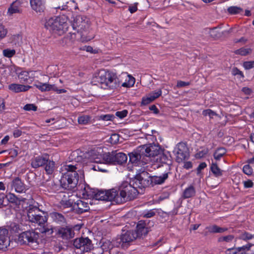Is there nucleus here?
I'll use <instances>...</instances> for the list:
<instances>
[{
    "mask_svg": "<svg viewBox=\"0 0 254 254\" xmlns=\"http://www.w3.org/2000/svg\"><path fill=\"white\" fill-rule=\"evenodd\" d=\"M235 53L236 54L245 56L252 53V49L243 47L235 51Z\"/></svg>",
    "mask_w": 254,
    "mask_h": 254,
    "instance_id": "nucleus-42",
    "label": "nucleus"
},
{
    "mask_svg": "<svg viewBox=\"0 0 254 254\" xmlns=\"http://www.w3.org/2000/svg\"><path fill=\"white\" fill-rule=\"evenodd\" d=\"M232 74L233 75H239L240 77H244L243 72L236 67L233 68L232 69Z\"/></svg>",
    "mask_w": 254,
    "mask_h": 254,
    "instance_id": "nucleus-55",
    "label": "nucleus"
},
{
    "mask_svg": "<svg viewBox=\"0 0 254 254\" xmlns=\"http://www.w3.org/2000/svg\"><path fill=\"white\" fill-rule=\"evenodd\" d=\"M162 94V91L161 89H159L156 91L152 92L149 95L152 97L153 99L154 100L156 98H158Z\"/></svg>",
    "mask_w": 254,
    "mask_h": 254,
    "instance_id": "nucleus-54",
    "label": "nucleus"
},
{
    "mask_svg": "<svg viewBox=\"0 0 254 254\" xmlns=\"http://www.w3.org/2000/svg\"><path fill=\"white\" fill-rule=\"evenodd\" d=\"M159 158L161 162L164 164V166L167 169L166 171L170 172L171 160L164 154H160Z\"/></svg>",
    "mask_w": 254,
    "mask_h": 254,
    "instance_id": "nucleus-35",
    "label": "nucleus"
},
{
    "mask_svg": "<svg viewBox=\"0 0 254 254\" xmlns=\"http://www.w3.org/2000/svg\"><path fill=\"white\" fill-rule=\"evenodd\" d=\"M32 9L36 12H42L45 8L46 0H30Z\"/></svg>",
    "mask_w": 254,
    "mask_h": 254,
    "instance_id": "nucleus-17",
    "label": "nucleus"
},
{
    "mask_svg": "<svg viewBox=\"0 0 254 254\" xmlns=\"http://www.w3.org/2000/svg\"><path fill=\"white\" fill-rule=\"evenodd\" d=\"M40 209L33 206H30L27 211L28 220L32 223H37L39 225L44 224L47 220V218Z\"/></svg>",
    "mask_w": 254,
    "mask_h": 254,
    "instance_id": "nucleus-9",
    "label": "nucleus"
},
{
    "mask_svg": "<svg viewBox=\"0 0 254 254\" xmlns=\"http://www.w3.org/2000/svg\"><path fill=\"white\" fill-rule=\"evenodd\" d=\"M2 53L4 57L9 58L15 54L16 51L14 49H6L3 50Z\"/></svg>",
    "mask_w": 254,
    "mask_h": 254,
    "instance_id": "nucleus-45",
    "label": "nucleus"
},
{
    "mask_svg": "<svg viewBox=\"0 0 254 254\" xmlns=\"http://www.w3.org/2000/svg\"><path fill=\"white\" fill-rule=\"evenodd\" d=\"M103 150L101 148H97L96 149L93 150L91 152L90 159L92 161H93L97 164H100V162H97L96 160V158H100L101 156L102 157Z\"/></svg>",
    "mask_w": 254,
    "mask_h": 254,
    "instance_id": "nucleus-31",
    "label": "nucleus"
},
{
    "mask_svg": "<svg viewBox=\"0 0 254 254\" xmlns=\"http://www.w3.org/2000/svg\"><path fill=\"white\" fill-rule=\"evenodd\" d=\"M77 169L76 165H66L63 166V170L66 171L61 179L63 187L68 189L74 188L78 182V175L76 171Z\"/></svg>",
    "mask_w": 254,
    "mask_h": 254,
    "instance_id": "nucleus-5",
    "label": "nucleus"
},
{
    "mask_svg": "<svg viewBox=\"0 0 254 254\" xmlns=\"http://www.w3.org/2000/svg\"><path fill=\"white\" fill-rule=\"evenodd\" d=\"M137 238V235L134 231L124 230L120 237L114 240V245L117 248L125 249Z\"/></svg>",
    "mask_w": 254,
    "mask_h": 254,
    "instance_id": "nucleus-7",
    "label": "nucleus"
},
{
    "mask_svg": "<svg viewBox=\"0 0 254 254\" xmlns=\"http://www.w3.org/2000/svg\"><path fill=\"white\" fill-rule=\"evenodd\" d=\"M127 114V110H123L122 111L117 112L116 115L117 117L121 119H123L126 117Z\"/></svg>",
    "mask_w": 254,
    "mask_h": 254,
    "instance_id": "nucleus-57",
    "label": "nucleus"
},
{
    "mask_svg": "<svg viewBox=\"0 0 254 254\" xmlns=\"http://www.w3.org/2000/svg\"><path fill=\"white\" fill-rule=\"evenodd\" d=\"M243 172L247 175H251L253 173V169L249 165H245L243 168Z\"/></svg>",
    "mask_w": 254,
    "mask_h": 254,
    "instance_id": "nucleus-49",
    "label": "nucleus"
},
{
    "mask_svg": "<svg viewBox=\"0 0 254 254\" xmlns=\"http://www.w3.org/2000/svg\"><path fill=\"white\" fill-rule=\"evenodd\" d=\"M82 195L84 198H90L94 196L97 200L110 201V190L107 191L99 190L93 194L88 187H85L82 191Z\"/></svg>",
    "mask_w": 254,
    "mask_h": 254,
    "instance_id": "nucleus-11",
    "label": "nucleus"
},
{
    "mask_svg": "<svg viewBox=\"0 0 254 254\" xmlns=\"http://www.w3.org/2000/svg\"><path fill=\"white\" fill-rule=\"evenodd\" d=\"M5 109V101L3 98H0V114Z\"/></svg>",
    "mask_w": 254,
    "mask_h": 254,
    "instance_id": "nucleus-60",
    "label": "nucleus"
},
{
    "mask_svg": "<svg viewBox=\"0 0 254 254\" xmlns=\"http://www.w3.org/2000/svg\"><path fill=\"white\" fill-rule=\"evenodd\" d=\"M208 152V150L207 149H203V150L197 152L196 154V157L197 158L203 157L206 154H207Z\"/></svg>",
    "mask_w": 254,
    "mask_h": 254,
    "instance_id": "nucleus-59",
    "label": "nucleus"
},
{
    "mask_svg": "<svg viewBox=\"0 0 254 254\" xmlns=\"http://www.w3.org/2000/svg\"><path fill=\"white\" fill-rule=\"evenodd\" d=\"M206 229L210 233H223L228 230V228L219 227L216 225L206 227Z\"/></svg>",
    "mask_w": 254,
    "mask_h": 254,
    "instance_id": "nucleus-30",
    "label": "nucleus"
},
{
    "mask_svg": "<svg viewBox=\"0 0 254 254\" xmlns=\"http://www.w3.org/2000/svg\"><path fill=\"white\" fill-rule=\"evenodd\" d=\"M5 197H6L8 201L11 203H15L17 201V198L13 193H9L6 196H5Z\"/></svg>",
    "mask_w": 254,
    "mask_h": 254,
    "instance_id": "nucleus-53",
    "label": "nucleus"
},
{
    "mask_svg": "<svg viewBox=\"0 0 254 254\" xmlns=\"http://www.w3.org/2000/svg\"><path fill=\"white\" fill-rule=\"evenodd\" d=\"M113 247H116L114 245V240L113 242H110L109 240H105L103 241L100 249L103 252H111Z\"/></svg>",
    "mask_w": 254,
    "mask_h": 254,
    "instance_id": "nucleus-32",
    "label": "nucleus"
},
{
    "mask_svg": "<svg viewBox=\"0 0 254 254\" xmlns=\"http://www.w3.org/2000/svg\"><path fill=\"white\" fill-rule=\"evenodd\" d=\"M32 71H22L18 74V77L19 79L21 82L23 83H28L29 80L31 79V76Z\"/></svg>",
    "mask_w": 254,
    "mask_h": 254,
    "instance_id": "nucleus-29",
    "label": "nucleus"
},
{
    "mask_svg": "<svg viewBox=\"0 0 254 254\" xmlns=\"http://www.w3.org/2000/svg\"><path fill=\"white\" fill-rule=\"evenodd\" d=\"M41 232L48 235H51L53 233V228L52 226L47 225L41 229Z\"/></svg>",
    "mask_w": 254,
    "mask_h": 254,
    "instance_id": "nucleus-46",
    "label": "nucleus"
},
{
    "mask_svg": "<svg viewBox=\"0 0 254 254\" xmlns=\"http://www.w3.org/2000/svg\"><path fill=\"white\" fill-rule=\"evenodd\" d=\"M60 233L64 239H69L73 237V231L71 228H63L60 230Z\"/></svg>",
    "mask_w": 254,
    "mask_h": 254,
    "instance_id": "nucleus-33",
    "label": "nucleus"
},
{
    "mask_svg": "<svg viewBox=\"0 0 254 254\" xmlns=\"http://www.w3.org/2000/svg\"><path fill=\"white\" fill-rule=\"evenodd\" d=\"M48 157L46 156H37L34 157L31 160V166L33 168H37L45 165L47 161Z\"/></svg>",
    "mask_w": 254,
    "mask_h": 254,
    "instance_id": "nucleus-22",
    "label": "nucleus"
},
{
    "mask_svg": "<svg viewBox=\"0 0 254 254\" xmlns=\"http://www.w3.org/2000/svg\"><path fill=\"white\" fill-rule=\"evenodd\" d=\"M195 194V190L194 188L190 186L186 188L183 192V197L185 198H188L194 196Z\"/></svg>",
    "mask_w": 254,
    "mask_h": 254,
    "instance_id": "nucleus-34",
    "label": "nucleus"
},
{
    "mask_svg": "<svg viewBox=\"0 0 254 254\" xmlns=\"http://www.w3.org/2000/svg\"><path fill=\"white\" fill-rule=\"evenodd\" d=\"M210 169L215 177H219L222 176L223 171L218 167L216 163H212Z\"/></svg>",
    "mask_w": 254,
    "mask_h": 254,
    "instance_id": "nucleus-36",
    "label": "nucleus"
},
{
    "mask_svg": "<svg viewBox=\"0 0 254 254\" xmlns=\"http://www.w3.org/2000/svg\"><path fill=\"white\" fill-rule=\"evenodd\" d=\"M73 246L79 250L81 253L88 252L93 248L91 241L88 238H79L75 239L73 243Z\"/></svg>",
    "mask_w": 254,
    "mask_h": 254,
    "instance_id": "nucleus-13",
    "label": "nucleus"
},
{
    "mask_svg": "<svg viewBox=\"0 0 254 254\" xmlns=\"http://www.w3.org/2000/svg\"><path fill=\"white\" fill-rule=\"evenodd\" d=\"M113 151L112 152L103 153L102 157L96 158V161L100 164H114Z\"/></svg>",
    "mask_w": 254,
    "mask_h": 254,
    "instance_id": "nucleus-18",
    "label": "nucleus"
},
{
    "mask_svg": "<svg viewBox=\"0 0 254 254\" xmlns=\"http://www.w3.org/2000/svg\"><path fill=\"white\" fill-rule=\"evenodd\" d=\"M254 245L251 244V243H249V244H247V245H244L241 247L240 248V250H242V251H249L250 249H251V248Z\"/></svg>",
    "mask_w": 254,
    "mask_h": 254,
    "instance_id": "nucleus-62",
    "label": "nucleus"
},
{
    "mask_svg": "<svg viewBox=\"0 0 254 254\" xmlns=\"http://www.w3.org/2000/svg\"><path fill=\"white\" fill-rule=\"evenodd\" d=\"M45 26L53 33L62 35L67 31L69 24L66 17H55L48 19Z\"/></svg>",
    "mask_w": 254,
    "mask_h": 254,
    "instance_id": "nucleus-4",
    "label": "nucleus"
},
{
    "mask_svg": "<svg viewBox=\"0 0 254 254\" xmlns=\"http://www.w3.org/2000/svg\"><path fill=\"white\" fill-rule=\"evenodd\" d=\"M91 117L89 115H81L78 118V123L80 125H87L90 123Z\"/></svg>",
    "mask_w": 254,
    "mask_h": 254,
    "instance_id": "nucleus-39",
    "label": "nucleus"
},
{
    "mask_svg": "<svg viewBox=\"0 0 254 254\" xmlns=\"http://www.w3.org/2000/svg\"><path fill=\"white\" fill-rule=\"evenodd\" d=\"M9 229L12 233H15L18 232L21 230V228L20 226L18 224L12 222L9 226Z\"/></svg>",
    "mask_w": 254,
    "mask_h": 254,
    "instance_id": "nucleus-44",
    "label": "nucleus"
},
{
    "mask_svg": "<svg viewBox=\"0 0 254 254\" xmlns=\"http://www.w3.org/2000/svg\"><path fill=\"white\" fill-rule=\"evenodd\" d=\"M227 11L231 14H237L243 12V9L238 6H232L229 7Z\"/></svg>",
    "mask_w": 254,
    "mask_h": 254,
    "instance_id": "nucleus-43",
    "label": "nucleus"
},
{
    "mask_svg": "<svg viewBox=\"0 0 254 254\" xmlns=\"http://www.w3.org/2000/svg\"><path fill=\"white\" fill-rule=\"evenodd\" d=\"M35 86L42 92L54 91L58 94L65 93L66 90L64 89H59L55 84H50L47 83L39 82Z\"/></svg>",
    "mask_w": 254,
    "mask_h": 254,
    "instance_id": "nucleus-14",
    "label": "nucleus"
},
{
    "mask_svg": "<svg viewBox=\"0 0 254 254\" xmlns=\"http://www.w3.org/2000/svg\"><path fill=\"white\" fill-rule=\"evenodd\" d=\"M74 210L77 213H82L89 209L88 202L81 199L77 200L72 204Z\"/></svg>",
    "mask_w": 254,
    "mask_h": 254,
    "instance_id": "nucleus-15",
    "label": "nucleus"
},
{
    "mask_svg": "<svg viewBox=\"0 0 254 254\" xmlns=\"http://www.w3.org/2000/svg\"><path fill=\"white\" fill-rule=\"evenodd\" d=\"M207 166L205 162L201 163L197 168V174H199L201 170L204 169Z\"/></svg>",
    "mask_w": 254,
    "mask_h": 254,
    "instance_id": "nucleus-63",
    "label": "nucleus"
},
{
    "mask_svg": "<svg viewBox=\"0 0 254 254\" xmlns=\"http://www.w3.org/2000/svg\"><path fill=\"white\" fill-rule=\"evenodd\" d=\"M243 65L246 69H250L254 67V61L244 62Z\"/></svg>",
    "mask_w": 254,
    "mask_h": 254,
    "instance_id": "nucleus-52",
    "label": "nucleus"
},
{
    "mask_svg": "<svg viewBox=\"0 0 254 254\" xmlns=\"http://www.w3.org/2000/svg\"><path fill=\"white\" fill-rule=\"evenodd\" d=\"M7 33V30L1 24H0V40L5 37Z\"/></svg>",
    "mask_w": 254,
    "mask_h": 254,
    "instance_id": "nucleus-48",
    "label": "nucleus"
},
{
    "mask_svg": "<svg viewBox=\"0 0 254 254\" xmlns=\"http://www.w3.org/2000/svg\"><path fill=\"white\" fill-rule=\"evenodd\" d=\"M233 31V28H230L228 30H225L221 33L218 31V28L217 27H214L212 29H209V33L211 37L214 38H218L221 37L222 35H227L232 32Z\"/></svg>",
    "mask_w": 254,
    "mask_h": 254,
    "instance_id": "nucleus-24",
    "label": "nucleus"
},
{
    "mask_svg": "<svg viewBox=\"0 0 254 254\" xmlns=\"http://www.w3.org/2000/svg\"><path fill=\"white\" fill-rule=\"evenodd\" d=\"M226 151L225 148H218L214 152L213 156L215 159L216 160H219L220 158L223 156L224 154H225Z\"/></svg>",
    "mask_w": 254,
    "mask_h": 254,
    "instance_id": "nucleus-40",
    "label": "nucleus"
},
{
    "mask_svg": "<svg viewBox=\"0 0 254 254\" xmlns=\"http://www.w3.org/2000/svg\"><path fill=\"white\" fill-rule=\"evenodd\" d=\"M153 101L154 100L152 97L148 95V96L142 98L141 104L142 105H146L150 103Z\"/></svg>",
    "mask_w": 254,
    "mask_h": 254,
    "instance_id": "nucleus-50",
    "label": "nucleus"
},
{
    "mask_svg": "<svg viewBox=\"0 0 254 254\" xmlns=\"http://www.w3.org/2000/svg\"><path fill=\"white\" fill-rule=\"evenodd\" d=\"M254 238V234H252L249 232L244 231H242L239 236V239L245 241H248Z\"/></svg>",
    "mask_w": 254,
    "mask_h": 254,
    "instance_id": "nucleus-37",
    "label": "nucleus"
},
{
    "mask_svg": "<svg viewBox=\"0 0 254 254\" xmlns=\"http://www.w3.org/2000/svg\"><path fill=\"white\" fill-rule=\"evenodd\" d=\"M137 235V238L145 236L148 232L147 227H145V224L142 221H139L136 226V231H134Z\"/></svg>",
    "mask_w": 254,
    "mask_h": 254,
    "instance_id": "nucleus-25",
    "label": "nucleus"
},
{
    "mask_svg": "<svg viewBox=\"0 0 254 254\" xmlns=\"http://www.w3.org/2000/svg\"><path fill=\"white\" fill-rule=\"evenodd\" d=\"M66 38L73 42L76 39V35L75 33H69L66 36Z\"/></svg>",
    "mask_w": 254,
    "mask_h": 254,
    "instance_id": "nucleus-64",
    "label": "nucleus"
},
{
    "mask_svg": "<svg viewBox=\"0 0 254 254\" xmlns=\"http://www.w3.org/2000/svg\"><path fill=\"white\" fill-rule=\"evenodd\" d=\"M122 75L125 76L126 80L125 82L122 84V86L124 87L130 88L132 87L135 82V78L130 74H127L126 73L122 74Z\"/></svg>",
    "mask_w": 254,
    "mask_h": 254,
    "instance_id": "nucleus-27",
    "label": "nucleus"
},
{
    "mask_svg": "<svg viewBox=\"0 0 254 254\" xmlns=\"http://www.w3.org/2000/svg\"><path fill=\"white\" fill-rule=\"evenodd\" d=\"M155 214V212L153 210H150L143 213V216L146 218H150Z\"/></svg>",
    "mask_w": 254,
    "mask_h": 254,
    "instance_id": "nucleus-58",
    "label": "nucleus"
},
{
    "mask_svg": "<svg viewBox=\"0 0 254 254\" xmlns=\"http://www.w3.org/2000/svg\"><path fill=\"white\" fill-rule=\"evenodd\" d=\"M10 187L11 190L14 189L17 192L22 193L25 190L24 184L18 177L15 178L12 181L10 184Z\"/></svg>",
    "mask_w": 254,
    "mask_h": 254,
    "instance_id": "nucleus-19",
    "label": "nucleus"
},
{
    "mask_svg": "<svg viewBox=\"0 0 254 254\" xmlns=\"http://www.w3.org/2000/svg\"><path fill=\"white\" fill-rule=\"evenodd\" d=\"M22 3L21 0H16L13 2L8 9L7 13L9 15H12L14 13L21 12L22 11Z\"/></svg>",
    "mask_w": 254,
    "mask_h": 254,
    "instance_id": "nucleus-21",
    "label": "nucleus"
},
{
    "mask_svg": "<svg viewBox=\"0 0 254 254\" xmlns=\"http://www.w3.org/2000/svg\"><path fill=\"white\" fill-rule=\"evenodd\" d=\"M31 87V86L29 85H24L16 83H12L8 85V89L15 93L25 92L28 90Z\"/></svg>",
    "mask_w": 254,
    "mask_h": 254,
    "instance_id": "nucleus-23",
    "label": "nucleus"
},
{
    "mask_svg": "<svg viewBox=\"0 0 254 254\" xmlns=\"http://www.w3.org/2000/svg\"><path fill=\"white\" fill-rule=\"evenodd\" d=\"M160 152V147L155 144L140 146L128 154L129 162L135 165L140 162L146 163L149 161V157L157 156Z\"/></svg>",
    "mask_w": 254,
    "mask_h": 254,
    "instance_id": "nucleus-1",
    "label": "nucleus"
},
{
    "mask_svg": "<svg viewBox=\"0 0 254 254\" xmlns=\"http://www.w3.org/2000/svg\"><path fill=\"white\" fill-rule=\"evenodd\" d=\"M114 153V164H122L125 163L127 160V155L122 152H117L116 151H113Z\"/></svg>",
    "mask_w": 254,
    "mask_h": 254,
    "instance_id": "nucleus-26",
    "label": "nucleus"
},
{
    "mask_svg": "<svg viewBox=\"0 0 254 254\" xmlns=\"http://www.w3.org/2000/svg\"><path fill=\"white\" fill-rule=\"evenodd\" d=\"M45 166V171L48 174H52L55 169V163L53 161L47 159Z\"/></svg>",
    "mask_w": 254,
    "mask_h": 254,
    "instance_id": "nucleus-38",
    "label": "nucleus"
},
{
    "mask_svg": "<svg viewBox=\"0 0 254 254\" xmlns=\"http://www.w3.org/2000/svg\"><path fill=\"white\" fill-rule=\"evenodd\" d=\"M90 26L89 20L86 17L78 15L74 19L72 24V28L79 33L82 41H87L90 40L86 37Z\"/></svg>",
    "mask_w": 254,
    "mask_h": 254,
    "instance_id": "nucleus-6",
    "label": "nucleus"
},
{
    "mask_svg": "<svg viewBox=\"0 0 254 254\" xmlns=\"http://www.w3.org/2000/svg\"><path fill=\"white\" fill-rule=\"evenodd\" d=\"M120 136L118 134L113 133L110 137V142L111 143L115 144L119 141Z\"/></svg>",
    "mask_w": 254,
    "mask_h": 254,
    "instance_id": "nucleus-47",
    "label": "nucleus"
},
{
    "mask_svg": "<svg viewBox=\"0 0 254 254\" xmlns=\"http://www.w3.org/2000/svg\"><path fill=\"white\" fill-rule=\"evenodd\" d=\"M170 173L169 171H166L164 173L160 176H150L151 186L161 185L164 183L165 181L168 178V174Z\"/></svg>",
    "mask_w": 254,
    "mask_h": 254,
    "instance_id": "nucleus-20",
    "label": "nucleus"
},
{
    "mask_svg": "<svg viewBox=\"0 0 254 254\" xmlns=\"http://www.w3.org/2000/svg\"><path fill=\"white\" fill-rule=\"evenodd\" d=\"M23 109L26 111H36L37 107L34 104H27Z\"/></svg>",
    "mask_w": 254,
    "mask_h": 254,
    "instance_id": "nucleus-56",
    "label": "nucleus"
},
{
    "mask_svg": "<svg viewBox=\"0 0 254 254\" xmlns=\"http://www.w3.org/2000/svg\"><path fill=\"white\" fill-rule=\"evenodd\" d=\"M202 115L204 116H209L210 118H213L216 114L210 109H207L202 112Z\"/></svg>",
    "mask_w": 254,
    "mask_h": 254,
    "instance_id": "nucleus-51",
    "label": "nucleus"
},
{
    "mask_svg": "<svg viewBox=\"0 0 254 254\" xmlns=\"http://www.w3.org/2000/svg\"><path fill=\"white\" fill-rule=\"evenodd\" d=\"M218 242L223 245H229L235 242V237L233 235H228L220 237L218 239Z\"/></svg>",
    "mask_w": 254,
    "mask_h": 254,
    "instance_id": "nucleus-28",
    "label": "nucleus"
},
{
    "mask_svg": "<svg viewBox=\"0 0 254 254\" xmlns=\"http://www.w3.org/2000/svg\"><path fill=\"white\" fill-rule=\"evenodd\" d=\"M39 234L34 231H27L21 233L18 236L17 243L20 245H28L32 246L38 245Z\"/></svg>",
    "mask_w": 254,
    "mask_h": 254,
    "instance_id": "nucleus-8",
    "label": "nucleus"
},
{
    "mask_svg": "<svg viewBox=\"0 0 254 254\" xmlns=\"http://www.w3.org/2000/svg\"><path fill=\"white\" fill-rule=\"evenodd\" d=\"M244 186L245 188H252L254 186L253 182L250 180H248L247 181L244 182Z\"/></svg>",
    "mask_w": 254,
    "mask_h": 254,
    "instance_id": "nucleus-61",
    "label": "nucleus"
},
{
    "mask_svg": "<svg viewBox=\"0 0 254 254\" xmlns=\"http://www.w3.org/2000/svg\"><path fill=\"white\" fill-rule=\"evenodd\" d=\"M173 153L175 156L176 160L181 163L188 159L190 156L189 149L186 143L181 142L174 147Z\"/></svg>",
    "mask_w": 254,
    "mask_h": 254,
    "instance_id": "nucleus-10",
    "label": "nucleus"
},
{
    "mask_svg": "<svg viewBox=\"0 0 254 254\" xmlns=\"http://www.w3.org/2000/svg\"><path fill=\"white\" fill-rule=\"evenodd\" d=\"M51 217L57 223L64 222V218L61 214L55 212L51 214Z\"/></svg>",
    "mask_w": 254,
    "mask_h": 254,
    "instance_id": "nucleus-41",
    "label": "nucleus"
},
{
    "mask_svg": "<svg viewBox=\"0 0 254 254\" xmlns=\"http://www.w3.org/2000/svg\"><path fill=\"white\" fill-rule=\"evenodd\" d=\"M8 231L0 228V250H5L9 245L10 241L7 237Z\"/></svg>",
    "mask_w": 254,
    "mask_h": 254,
    "instance_id": "nucleus-16",
    "label": "nucleus"
},
{
    "mask_svg": "<svg viewBox=\"0 0 254 254\" xmlns=\"http://www.w3.org/2000/svg\"><path fill=\"white\" fill-rule=\"evenodd\" d=\"M151 186L150 176L147 172H144L139 175H137L133 181V187L135 190L142 189Z\"/></svg>",
    "mask_w": 254,
    "mask_h": 254,
    "instance_id": "nucleus-12",
    "label": "nucleus"
},
{
    "mask_svg": "<svg viewBox=\"0 0 254 254\" xmlns=\"http://www.w3.org/2000/svg\"><path fill=\"white\" fill-rule=\"evenodd\" d=\"M92 82H97L101 88L109 90L117 89L121 83V81L115 72L105 70L100 71L98 76L93 78Z\"/></svg>",
    "mask_w": 254,
    "mask_h": 254,
    "instance_id": "nucleus-3",
    "label": "nucleus"
},
{
    "mask_svg": "<svg viewBox=\"0 0 254 254\" xmlns=\"http://www.w3.org/2000/svg\"><path fill=\"white\" fill-rule=\"evenodd\" d=\"M138 192V190L132 187V185L126 182L118 190H110V201L117 204L123 203L134 199Z\"/></svg>",
    "mask_w": 254,
    "mask_h": 254,
    "instance_id": "nucleus-2",
    "label": "nucleus"
}]
</instances>
